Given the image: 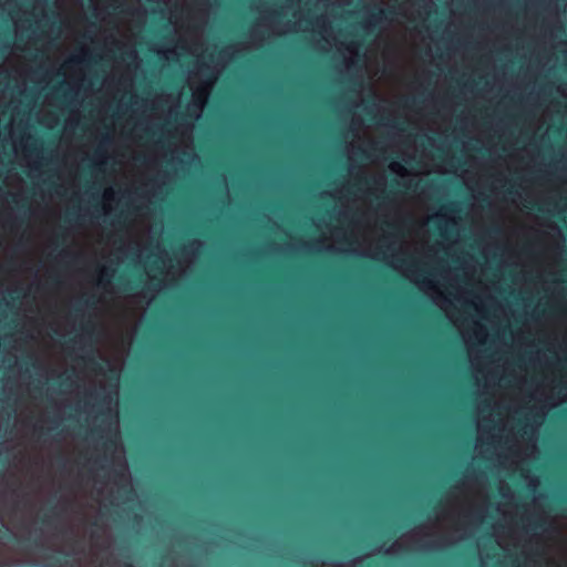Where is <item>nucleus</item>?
Here are the masks:
<instances>
[{
  "label": "nucleus",
  "mask_w": 567,
  "mask_h": 567,
  "mask_svg": "<svg viewBox=\"0 0 567 567\" xmlns=\"http://www.w3.org/2000/svg\"><path fill=\"white\" fill-rule=\"evenodd\" d=\"M189 85L193 90V97L187 106V112L190 116L198 118L207 102L212 83L205 82L195 86L194 78H189Z\"/></svg>",
  "instance_id": "obj_1"
},
{
  "label": "nucleus",
  "mask_w": 567,
  "mask_h": 567,
  "mask_svg": "<svg viewBox=\"0 0 567 567\" xmlns=\"http://www.w3.org/2000/svg\"><path fill=\"white\" fill-rule=\"evenodd\" d=\"M113 198H114V190L112 188H106L103 194V200H104L103 209H104L105 214H107L111 210V208L109 207V202L112 200Z\"/></svg>",
  "instance_id": "obj_6"
},
{
  "label": "nucleus",
  "mask_w": 567,
  "mask_h": 567,
  "mask_svg": "<svg viewBox=\"0 0 567 567\" xmlns=\"http://www.w3.org/2000/svg\"><path fill=\"white\" fill-rule=\"evenodd\" d=\"M390 169L400 176H404L406 174L405 167L396 162L390 164Z\"/></svg>",
  "instance_id": "obj_7"
},
{
  "label": "nucleus",
  "mask_w": 567,
  "mask_h": 567,
  "mask_svg": "<svg viewBox=\"0 0 567 567\" xmlns=\"http://www.w3.org/2000/svg\"><path fill=\"white\" fill-rule=\"evenodd\" d=\"M126 567H133L132 565H127Z\"/></svg>",
  "instance_id": "obj_8"
},
{
  "label": "nucleus",
  "mask_w": 567,
  "mask_h": 567,
  "mask_svg": "<svg viewBox=\"0 0 567 567\" xmlns=\"http://www.w3.org/2000/svg\"><path fill=\"white\" fill-rule=\"evenodd\" d=\"M460 329L466 342L481 344L487 338L486 329L478 322H472L471 324L462 322Z\"/></svg>",
  "instance_id": "obj_4"
},
{
  "label": "nucleus",
  "mask_w": 567,
  "mask_h": 567,
  "mask_svg": "<svg viewBox=\"0 0 567 567\" xmlns=\"http://www.w3.org/2000/svg\"><path fill=\"white\" fill-rule=\"evenodd\" d=\"M344 60L346 66L349 68L351 63H353V58L358 54V45L354 43H350L344 45Z\"/></svg>",
  "instance_id": "obj_5"
},
{
  "label": "nucleus",
  "mask_w": 567,
  "mask_h": 567,
  "mask_svg": "<svg viewBox=\"0 0 567 567\" xmlns=\"http://www.w3.org/2000/svg\"><path fill=\"white\" fill-rule=\"evenodd\" d=\"M440 229L442 237L447 241H455L457 239V225L455 219L444 215H435L429 218Z\"/></svg>",
  "instance_id": "obj_3"
},
{
  "label": "nucleus",
  "mask_w": 567,
  "mask_h": 567,
  "mask_svg": "<svg viewBox=\"0 0 567 567\" xmlns=\"http://www.w3.org/2000/svg\"><path fill=\"white\" fill-rule=\"evenodd\" d=\"M406 276L413 280L421 290H423L426 295H429L433 301L439 305L443 309H447V305L450 303L449 299L443 295V292L439 289V287L427 278H420L419 275L414 272H408Z\"/></svg>",
  "instance_id": "obj_2"
}]
</instances>
